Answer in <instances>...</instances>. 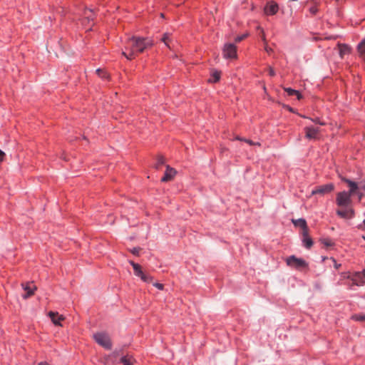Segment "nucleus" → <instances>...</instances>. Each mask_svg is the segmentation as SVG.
Masks as SVG:
<instances>
[{
    "instance_id": "obj_31",
    "label": "nucleus",
    "mask_w": 365,
    "mask_h": 365,
    "mask_svg": "<svg viewBox=\"0 0 365 365\" xmlns=\"http://www.w3.org/2000/svg\"><path fill=\"white\" fill-rule=\"evenodd\" d=\"M153 286H155L156 288H158L160 290H163L164 288V285L163 284L158 283V282L153 283Z\"/></svg>"
},
{
    "instance_id": "obj_42",
    "label": "nucleus",
    "mask_w": 365,
    "mask_h": 365,
    "mask_svg": "<svg viewBox=\"0 0 365 365\" xmlns=\"http://www.w3.org/2000/svg\"><path fill=\"white\" fill-rule=\"evenodd\" d=\"M38 365H50V364H48L46 362H41L40 364H38Z\"/></svg>"
},
{
    "instance_id": "obj_32",
    "label": "nucleus",
    "mask_w": 365,
    "mask_h": 365,
    "mask_svg": "<svg viewBox=\"0 0 365 365\" xmlns=\"http://www.w3.org/2000/svg\"><path fill=\"white\" fill-rule=\"evenodd\" d=\"M331 260L334 262V267L338 269L341 267V264H338L334 258H331Z\"/></svg>"
},
{
    "instance_id": "obj_26",
    "label": "nucleus",
    "mask_w": 365,
    "mask_h": 365,
    "mask_svg": "<svg viewBox=\"0 0 365 365\" xmlns=\"http://www.w3.org/2000/svg\"><path fill=\"white\" fill-rule=\"evenodd\" d=\"M96 73L101 78H108V74L102 69H100V68L97 69Z\"/></svg>"
},
{
    "instance_id": "obj_8",
    "label": "nucleus",
    "mask_w": 365,
    "mask_h": 365,
    "mask_svg": "<svg viewBox=\"0 0 365 365\" xmlns=\"http://www.w3.org/2000/svg\"><path fill=\"white\" fill-rule=\"evenodd\" d=\"M305 138L309 140H317L319 138V128L313 126H307L304 128Z\"/></svg>"
},
{
    "instance_id": "obj_45",
    "label": "nucleus",
    "mask_w": 365,
    "mask_h": 365,
    "mask_svg": "<svg viewBox=\"0 0 365 365\" xmlns=\"http://www.w3.org/2000/svg\"><path fill=\"white\" fill-rule=\"evenodd\" d=\"M258 29H259V30H261V31L262 30V28H260V27H258Z\"/></svg>"
},
{
    "instance_id": "obj_38",
    "label": "nucleus",
    "mask_w": 365,
    "mask_h": 365,
    "mask_svg": "<svg viewBox=\"0 0 365 365\" xmlns=\"http://www.w3.org/2000/svg\"><path fill=\"white\" fill-rule=\"evenodd\" d=\"M309 11L312 14H315L317 12V7L315 6H312L309 9Z\"/></svg>"
},
{
    "instance_id": "obj_20",
    "label": "nucleus",
    "mask_w": 365,
    "mask_h": 365,
    "mask_svg": "<svg viewBox=\"0 0 365 365\" xmlns=\"http://www.w3.org/2000/svg\"><path fill=\"white\" fill-rule=\"evenodd\" d=\"M284 91L287 93L289 96H296L298 100H300L302 97L301 93L298 91L294 90L292 88H284Z\"/></svg>"
},
{
    "instance_id": "obj_30",
    "label": "nucleus",
    "mask_w": 365,
    "mask_h": 365,
    "mask_svg": "<svg viewBox=\"0 0 365 365\" xmlns=\"http://www.w3.org/2000/svg\"><path fill=\"white\" fill-rule=\"evenodd\" d=\"M247 35V34H244V35H242V36H237L235 38V42L236 43H239L241 41H242L243 39H245L246 38Z\"/></svg>"
},
{
    "instance_id": "obj_46",
    "label": "nucleus",
    "mask_w": 365,
    "mask_h": 365,
    "mask_svg": "<svg viewBox=\"0 0 365 365\" xmlns=\"http://www.w3.org/2000/svg\"><path fill=\"white\" fill-rule=\"evenodd\" d=\"M363 239L365 240V236H363Z\"/></svg>"
},
{
    "instance_id": "obj_11",
    "label": "nucleus",
    "mask_w": 365,
    "mask_h": 365,
    "mask_svg": "<svg viewBox=\"0 0 365 365\" xmlns=\"http://www.w3.org/2000/svg\"><path fill=\"white\" fill-rule=\"evenodd\" d=\"M336 214L341 218L350 219L354 216V211L351 207L344 209L337 210Z\"/></svg>"
},
{
    "instance_id": "obj_4",
    "label": "nucleus",
    "mask_w": 365,
    "mask_h": 365,
    "mask_svg": "<svg viewBox=\"0 0 365 365\" xmlns=\"http://www.w3.org/2000/svg\"><path fill=\"white\" fill-rule=\"evenodd\" d=\"M129 263L132 265L133 268L135 275L140 277L145 282H153V277L144 273L142 270L141 267L138 264L135 263L133 261H129Z\"/></svg>"
},
{
    "instance_id": "obj_12",
    "label": "nucleus",
    "mask_w": 365,
    "mask_h": 365,
    "mask_svg": "<svg viewBox=\"0 0 365 365\" xmlns=\"http://www.w3.org/2000/svg\"><path fill=\"white\" fill-rule=\"evenodd\" d=\"M342 180L346 182L348 186L349 187V190L347 192L350 194L351 196L354 195L355 193L358 192V190L360 189V187L358 185V184L354 181H351L346 178H342Z\"/></svg>"
},
{
    "instance_id": "obj_7",
    "label": "nucleus",
    "mask_w": 365,
    "mask_h": 365,
    "mask_svg": "<svg viewBox=\"0 0 365 365\" xmlns=\"http://www.w3.org/2000/svg\"><path fill=\"white\" fill-rule=\"evenodd\" d=\"M222 53L225 58H235L237 57V47L233 43H226L224 46Z\"/></svg>"
},
{
    "instance_id": "obj_41",
    "label": "nucleus",
    "mask_w": 365,
    "mask_h": 365,
    "mask_svg": "<svg viewBox=\"0 0 365 365\" xmlns=\"http://www.w3.org/2000/svg\"><path fill=\"white\" fill-rule=\"evenodd\" d=\"M364 227H365V220L363 221V224L359 225V229L364 230Z\"/></svg>"
},
{
    "instance_id": "obj_40",
    "label": "nucleus",
    "mask_w": 365,
    "mask_h": 365,
    "mask_svg": "<svg viewBox=\"0 0 365 365\" xmlns=\"http://www.w3.org/2000/svg\"><path fill=\"white\" fill-rule=\"evenodd\" d=\"M4 156L5 153L1 150H0V162L4 160Z\"/></svg>"
},
{
    "instance_id": "obj_27",
    "label": "nucleus",
    "mask_w": 365,
    "mask_h": 365,
    "mask_svg": "<svg viewBox=\"0 0 365 365\" xmlns=\"http://www.w3.org/2000/svg\"><path fill=\"white\" fill-rule=\"evenodd\" d=\"M236 139L238 140H243V141H245V142H246V143H249L250 145H260V143H254V142H252L250 140L242 139V138H241L240 137H236Z\"/></svg>"
},
{
    "instance_id": "obj_19",
    "label": "nucleus",
    "mask_w": 365,
    "mask_h": 365,
    "mask_svg": "<svg viewBox=\"0 0 365 365\" xmlns=\"http://www.w3.org/2000/svg\"><path fill=\"white\" fill-rule=\"evenodd\" d=\"M338 46L339 48V54L341 57H343L350 51V47L346 44L339 43Z\"/></svg>"
},
{
    "instance_id": "obj_37",
    "label": "nucleus",
    "mask_w": 365,
    "mask_h": 365,
    "mask_svg": "<svg viewBox=\"0 0 365 365\" xmlns=\"http://www.w3.org/2000/svg\"><path fill=\"white\" fill-rule=\"evenodd\" d=\"M268 71H269V74L271 76H274L275 75V71L272 67H269Z\"/></svg>"
},
{
    "instance_id": "obj_15",
    "label": "nucleus",
    "mask_w": 365,
    "mask_h": 365,
    "mask_svg": "<svg viewBox=\"0 0 365 365\" xmlns=\"http://www.w3.org/2000/svg\"><path fill=\"white\" fill-rule=\"evenodd\" d=\"M23 289L26 292V294L23 295L24 299H27L32 296L34 294V289H36V287L29 283L22 284Z\"/></svg>"
},
{
    "instance_id": "obj_10",
    "label": "nucleus",
    "mask_w": 365,
    "mask_h": 365,
    "mask_svg": "<svg viewBox=\"0 0 365 365\" xmlns=\"http://www.w3.org/2000/svg\"><path fill=\"white\" fill-rule=\"evenodd\" d=\"M348 278L351 279V280L352 281V283L350 285V287H352L354 285L362 286L365 283L363 274L359 272H355L351 277H348Z\"/></svg>"
},
{
    "instance_id": "obj_21",
    "label": "nucleus",
    "mask_w": 365,
    "mask_h": 365,
    "mask_svg": "<svg viewBox=\"0 0 365 365\" xmlns=\"http://www.w3.org/2000/svg\"><path fill=\"white\" fill-rule=\"evenodd\" d=\"M85 19L83 20V24L88 23L89 24L91 21H93V11L92 10H86L84 12Z\"/></svg>"
},
{
    "instance_id": "obj_3",
    "label": "nucleus",
    "mask_w": 365,
    "mask_h": 365,
    "mask_svg": "<svg viewBox=\"0 0 365 365\" xmlns=\"http://www.w3.org/2000/svg\"><path fill=\"white\" fill-rule=\"evenodd\" d=\"M95 341L101 346L106 349H110L112 344L109 336L104 332H98L93 335Z\"/></svg>"
},
{
    "instance_id": "obj_1",
    "label": "nucleus",
    "mask_w": 365,
    "mask_h": 365,
    "mask_svg": "<svg viewBox=\"0 0 365 365\" xmlns=\"http://www.w3.org/2000/svg\"><path fill=\"white\" fill-rule=\"evenodd\" d=\"M152 45L153 42L150 38L133 36L126 41L125 50L123 51L122 54L127 59L131 60Z\"/></svg>"
},
{
    "instance_id": "obj_34",
    "label": "nucleus",
    "mask_w": 365,
    "mask_h": 365,
    "mask_svg": "<svg viewBox=\"0 0 365 365\" xmlns=\"http://www.w3.org/2000/svg\"><path fill=\"white\" fill-rule=\"evenodd\" d=\"M264 50L268 53H270L272 51V49L269 48L267 45V43H264Z\"/></svg>"
},
{
    "instance_id": "obj_33",
    "label": "nucleus",
    "mask_w": 365,
    "mask_h": 365,
    "mask_svg": "<svg viewBox=\"0 0 365 365\" xmlns=\"http://www.w3.org/2000/svg\"><path fill=\"white\" fill-rule=\"evenodd\" d=\"M358 196L359 200L360 201L363 197V193L361 192V188L358 190V192L355 193Z\"/></svg>"
},
{
    "instance_id": "obj_29",
    "label": "nucleus",
    "mask_w": 365,
    "mask_h": 365,
    "mask_svg": "<svg viewBox=\"0 0 365 365\" xmlns=\"http://www.w3.org/2000/svg\"><path fill=\"white\" fill-rule=\"evenodd\" d=\"M311 120L315 123H318L321 125H324L325 123L320 121L319 118H312Z\"/></svg>"
},
{
    "instance_id": "obj_16",
    "label": "nucleus",
    "mask_w": 365,
    "mask_h": 365,
    "mask_svg": "<svg viewBox=\"0 0 365 365\" xmlns=\"http://www.w3.org/2000/svg\"><path fill=\"white\" fill-rule=\"evenodd\" d=\"M48 316L54 324L61 326L60 322L64 319L63 315L59 314L58 312H50Z\"/></svg>"
},
{
    "instance_id": "obj_5",
    "label": "nucleus",
    "mask_w": 365,
    "mask_h": 365,
    "mask_svg": "<svg viewBox=\"0 0 365 365\" xmlns=\"http://www.w3.org/2000/svg\"><path fill=\"white\" fill-rule=\"evenodd\" d=\"M288 266L300 269L307 267V263L301 258H297L294 255L290 256L286 259Z\"/></svg>"
},
{
    "instance_id": "obj_2",
    "label": "nucleus",
    "mask_w": 365,
    "mask_h": 365,
    "mask_svg": "<svg viewBox=\"0 0 365 365\" xmlns=\"http://www.w3.org/2000/svg\"><path fill=\"white\" fill-rule=\"evenodd\" d=\"M351 197L352 196L346 191L338 192L336 197V205L341 207H351L352 202Z\"/></svg>"
},
{
    "instance_id": "obj_25",
    "label": "nucleus",
    "mask_w": 365,
    "mask_h": 365,
    "mask_svg": "<svg viewBox=\"0 0 365 365\" xmlns=\"http://www.w3.org/2000/svg\"><path fill=\"white\" fill-rule=\"evenodd\" d=\"M321 242L326 247H331L334 245V242L329 239H322Z\"/></svg>"
},
{
    "instance_id": "obj_44",
    "label": "nucleus",
    "mask_w": 365,
    "mask_h": 365,
    "mask_svg": "<svg viewBox=\"0 0 365 365\" xmlns=\"http://www.w3.org/2000/svg\"><path fill=\"white\" fill-rule=\"evenodd\" d=\"M258 29H259V30H261V31L262 30V28H260V27H258Z\"/></svg>"
},
{
    "instance_id": "obj_35",
    "label": "nucleus",
    "mask_w": 365,
    "mask_h": 365,
    "mask_svg": "<svg viewBox=\"0 0 365 365\" xmlns=\"http://www.w3.org/2000/svg\"><path fill=\"white\" fill-rule=\"evenodd\" d=\"M355 319L358 321H365V315L356 316Z\"/></svg>"
},
{
    "instance_id": "obj_6",
    "label": "nucleus",
    "mask_w": 365,
    "mask_h": 365,
    "mask_svg": "<svg viewBox=\"0 0 365 365\" xmlns=\"http://www.w3.org/2000/svg\"><path fill=\"white\" fill-rule=\"evenodd\" d=\"M334 189V185L333 183H328L326 185H322L316 187L314 190H312L311 195H324L326 194L330 193Z\"/></svg>"
},
{
    "instance_id": "obj_24",
    "label": "nucleus",
    "mask_w": 365,
    "mask_h": 365,
    "mask_svg": "<svg viewBox=\"0 0 365 365\" xmlns=\"http://www.w3.org/2000/svg\"><path fill=\"white\" fill-rule=\"evenodd\" d=\"M165 159L164 157L158 156V158L157 159V163L155 165V168L159 169L160 167L165 163Z\"/></svg>"
},
{
    "instance_id": "obj_36",
    "label": "nucleus",
    "mask_w": 365,
    "mask_h": 365,
    "mask_svg": "<svg viewBox=\"0 0 365 365\" xmlns=\"http://www.w3.org/2000/svg\"><path fill=\"white\" fill-rule=\"evenodd\" d=\"M130 252L135 255H138V253H139V248L138 247H134L133 250H130Z\"/></svg>"
},
{
    "instance_id": "obj_39",
    "label": "nucleus",
    "mask_w": 365,
    "mask_h": 365,
    "mask_svg": "<svg viewBox=\"0 0 365 365\" xmlns=\"http://www.w3.org/2000/svg\"><path fill=\"white\" fill-rule=\"evenodd\" d=\"M261 37H262V41H264V43H267V40H266V38H265V34H264V32L263 30H262Z\"/></svg>"
},
{
    "instance_id": "obj_13",
    "label": "nucleus",
    "mask_w": 365,
    "mask_h": 365,
    "mask_svg": "<svg viewBox=\"0 0 365 365\" xmlns=\"http://www.w3.org/2000/svg\"><path fill=\"white\" fill-rule=\"evenodd\" d=\"M342 180L346 182L348 186L349 187V190L347 192L350 194L351 196L354 195L355 193L358 192V190L360 189V187L358 185V184L354 181H351L346 178H342Z\"/></svg>"
},
{
    "instance_id": "obj_22",
    "label": "nucleus",
    "mask_w": 365,
    "mask_h": 365,
    "mask_svg": "<svg viewBox=\"0 0 365 365\" xmlns=\"http://www.w3.org/2000/svg\"><path fill=\"white\" fill-rule=\"evenodd\" d=\"M357 49L361 56H365V39L358 45Z\"/></svg>"
},
{
    "instance_id": "obj_17",
    "label": "nucleus",
    "mask_w": 365,
    "mask_h": 365,
    "mask_svg": "<svg viewBox=\"0 0 365 365\" xmlns=\"http://www.w3.org/2000/svg\"><path fill=\"white\" fill-rule=\"evenodd\" d=\"M292 222L295 226L300 227L302 229V232H304V235H307V231H309V230L305 220L298 219L292 220Z\"/></svg>"
},
{
    "instance_id": "obj_23",
    "label": "nucleus",
    "mask_w": 365,
    "mask_h": 365,
    "mask_svg": "<svg viewBox=\"0 0 365 365\" xmlns=\"http://www.w3.org/2000/svg\"><path fill=\"white\" fill-rule=\"evenodd\" d=\"M220 73L217 71H215L212 75V78L209 80L210 82L215 83L220 80Z\"/></svg>"
},
{
    "instance_id": "obj_43",
    "label": "nucleus",
    "mask_w": 365,
    "mask_h": 365,
    "mask_svg": "<svg viewBox=\"0 0 365 365\" xmlns=\"http://www.w3.org/2000/svg\"><path fill=\"white\" fill-rule=\"evenodd\" d=\"M362 274H363L364 277H365V269L362 271Z\"/></svg>"
},
{
    "instance_id": "obj_9",
    "label": "nucleus",
    "mask_w": 365,
    "mask_h": 365,
    "mask_svg": "<svg viewBox=\"0 0 365 365\" xmlns=\"http://www.w3.org/2000/svg\"><path fill=\"white\" fill-rule=\"evenodd\" d=\"M264 10L267 15H274L279 11V6L276 2L270 1L267 3Z\"/></svg>"
},
{
    "instance_id": "obj_14",
    "label": "nucleus",
    "mask_w": 365,
    "mask_h": 365,
    "mask_svg": "<svg viewBox=\"0 0 365 365\" xmlns=\"http://www.w3.org/2000/svg\"><path fill=\"white\" fill-rule=\"evenodd\" d=\"M176 174V171L175 169L170 168L169 165L166 166V170L164 176L162 178V182H168L170 181Z\"/></svg>"
},
{
    "instance_id": "obj_28",
    "label": "nucleus",
    "mask_w": 365,
    "mask_h": 365,
    "mask_svg": "<svg viewBox=\"0 0 365 365\" xmlns=\"http://www.w3.org/2000/svg\"><path fill=\"white\" fill-rule=\"evenodd\" d=\"M168 40H169V34H165L163 35V37L162 38V41H163L167 46L170 47V46L168 44Z\"/></svg>"
},
{
    "instance_id": "obj_18",
    "label": "nucleus",
    "mask_w": 365,
    "mask_h": 365,
    "mask_svg": "<svg viewBox=\"0 0 365 365\" xmlns=\"http://www.w3.org/2000/svg\"><path fill=\"white\" fill-rule=\"evenodd\" d=\"M309 231H307V235H304V232H302V236H303V242H304V246L309 249L312 245H313V242H312V240L309 237Z\"/></svg>"
}]
</instances>
